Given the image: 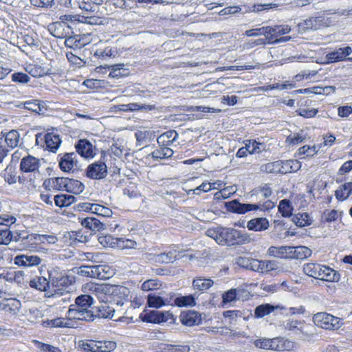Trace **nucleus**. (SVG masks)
<instances>
[{
  "label": "nucleus",
  "mask_w": 352,
  "mask_h": 352,
  "mask_svg": "<svg viewBox=\"0 0 352 352\" xmlns=\"http://www.w3.org/2000/svg\"><path fill=\"white\" fill-rule=\"evenodd\" d=\"M93 41L92 34L70 36L65 39V45L73 49H80Z\"/></svg>",
  "instance_id": "obj_14"
},
{
  "label": "nucleus",
  "mask_w": 352,
  "mask_h": 352,
  "mask_svg": "<svg viewBox=\"0 0 352 352\" xmlns=\"http://www.w3.org/2000/svg\"><path fill=\"white\" fill-rule=\"evenodd\" d=\"M118 287L116 285L90 282L85 285V290L94 295L100 302L106 303Z\"/></svg>",
  "instance_id": "obj_6"
},
{
  "label": "nucleus",
  "mask_w": 352,
  "mask_h": 352,
  "mask_svg": "<svg viewBox=\"0 0 352 352\" xmlns=\"http://www.w3.org/2000/svg\"><path fill=\"white\" fill-rule=\"evenodd\" d=\"M59 168L63 172L68 173L77 166V154L74 152L58 155Z\"/></svg>",
  "instance_id": "obj_20"
},
{
  "label": "nucleus",
  "mask_w": 352,
  "mask_h": 352,
  "mask_svg": "<svg viewBox=\"0 0 352 352\" xmlns=\"http://www.w3.org/2000/svg\"><path fill=\"white\" fill-rule=\"evenodd\" d=\"M265 170L267 173L281 174L280 162L275 161L266 164L265 166Z\"/></svg>",
  "instance_id": "obj_63"
},
{
  "label": "nucleus",
  "mask_w": 352,
  "mask_h": 352,
  "mask_svg": "<svg viewBox=\"0 0 352 352\" xmlns=\"http://www.w3.org/2000/svg\"><path fill=\"white\" fill-rule=\"evenodd\" d=\"M36 34L31 31H25L20 33V36H18V39L23 46L26 45H36Z\"/></svg>",
  "instance_id": "obj_40"
},
{
  "label": "nucleus",
  "mask_w": 352,
  "mask_h": 352,
  "mask_svg": "<svg viewBox=\"0 0 352 352\" xmlns=\"http://www.w3.org/2000/svg\"><path fill=\"white\" fill-rule=\"evenodd\" d=\"M36 344L41 352H62L58 347L52 346L49 344L43 343L39 341H36Z\"/></svg>",
  "instance_id": "obj_64"
},
{
  "label": "nucleus",
  "mask_w": 352,
  "mask_h": 352,
  "mask_svg": "<svg viewBox=\"0 0 352 352\" xmlns=\"http://www.w3.org/2000/svg\"><path fill=\"white\" fill-rule=\"evenodd\" d=\"M180 321L185 326L193 327L201 323L202 317L199 312L195 310H188L181 314Z\"/></svg>",
  "instance_id": "obj_21"
},
{
  "label": "nucleus",
  "mask_w": 352,
  "mask_h": 352,
  "mask_svg": "<svg viewBox=\"0 0 352 352\" xmlns=\"http://www.w3.org/2000/svg\"><path fill=\"white\" fill-rule=\"evenodd\" d=\"M50 280H47L43 276H36V278L30 280L29 285L30 287L36 289L39 291H46L49 287Z\"/></svg>",
  "instance_id": "obj_44"
},
{
  "label": "nucleus",
  "mask_w": 352,
  "mask_h": 352,
  "mask_svg": "<svg viewBox=\"0 0 352 352\" xmlns=\"http://www.w3.org/2000/svg\"><path fill=\"white\" fill-rule=\"evenodd\" d=\"M140 318L144 322L153 324H161L166 322L173 324L176 319L175 316L170 311L157 310H144L140 314Z\"/></svg>",
  "instance_id": "obj_7"
},
{
  "label": "nucleus",
  "mask_w": 352,
  "mask_h": 352,
  "mask_svg": "<svg viewBox=\"0 0 352 352\" xmlns=\"http://www.w3.org/2000/svg\"><path fill=\"white\" fill-rule=\"evenodd\" d=\"M254 344L258 349L277 351H290L296 347L294 342L282 337L257 339L254 341Z\"/></svg>",
  "instance_id": "obj_3"
},
{
  "label": "nucleus",
  "mask_w": 352,
  "mask_h": 352,
  "mask_svg": "<svg viewBox=\"0 0 352 352\" xmlns=\"http://www.w3.org/2000/svg\"><path fill=\"white\" fill-rule=\"evenodd\" d=\"M97 36L99 41L96 43V45L100 43H107L110 42L114 38V34H113L111 32L109 31L107 28H102L98 30Z\"/></svg>",
  "instance_id": "obj_54"
},
{
  "label": "nucleus",
  "mask_w": 352,
  "mask_h": 352,
  "mask_svg": "<svg viewBox=\"0 0 352 352\" xmlns=\"http://www.w3.org/2000/svg\"><path fill=\"white\" fill-rule=\"evenodd\" d=\"M116 237L110 234L100 236L98 237L99 243L105 248H115Z\"/></svg>",
  "instance_id": "obj_59"
},
{
  "label": "nucleus",
  "mask_w": 352,
  "mask_h": 352,
  "mask_svg": "<svg viewBox=\"0 0 352 352\" xmlns=\"http://www.w3.org/2000/svg\"><path fill=\"white\" fill-rule=\"evenodd\" d=\"M66 177H55L46 179L43 187L47 191H65Z\"/></svg>",
  "instance_id": "obj_23"
},
{
  "label": "nucleus",
  "mask_w": 352,
  "mask_h": 352,
  "mask_svg": "<svg viewBox=\"0 0 352 352\" xmlns=\"http://www.w3.org/2000/svg\"><path fill=\"white\" fill-rule=\"evenodd\" d=\"M123 110L129 111H135L140 110H145L146 111H150L155 109V106L153 104H140L138 103H129L126 104H122Z\"/></svg>",
  "instance_id": "obj_52"
},
{
  "label": "nucleus",
  "mask_w": 352,
  "mask_h": 352,
  "mask_svg": "<svg viewBox=\"0 0 352 352\" xmlns=\"http://www.w3.org/2000/svg\"><path fill=\"white\" fill-rule=\"evenodd\" d=\"M166 305L164 298L154 294H149L147 296V305L149 307L158 309Z\"/></svg>",
  "instance_id": "obj_51"
},
{
  "label": "nucleus",
  "mask_w": 352,
  "mask_h": 352,
  "mask_svg": "<svg viewBox=\"0 0 352 352\" xmlns=\"http://www.w3.org/2000/svg\"><path fill=\"white\" fill-rule=\"evenodd\" d=\"M41 262L42 259L37 255L19 254L14 258V264L20 267L38 266Z\"/></svg>",
  "instance_id": "obj_22"
},
{
  "label": "nucleus",
  "mask_w": 352,
  "mask_h": 352,
  "mask_svg": "<svg viewBox=\"0 0 352 352\" xmlns=\"http://www.w3.org/2000/svg\"><path fill=\"white\" fill-rule=\"evenodd\" d=\"M75 147L76 152L82 157L89 158L94 155L92 144L86 139L80 140Z\"/></svg>",
  "instance_id": "obj_27"
},
{
  "label": "nucleus",
  "mask_w": 352,
  "mask_h": 352,
  "mask_svg": "<svg viewBox=\"0 0 352 352\" xmlns=\"http://www.w3.org/2000/svg\"><path fill=\"white\" fill-rule=\"evenodd\" d=\"M94 214L102 217H110L113 214L111 208L97 204H94Z\"/></svg>",
  "instance_id": "obj_58"
},
{
  "label": "nucleus",
  "mask_w": 352,
  "mask_h": 352,
  "mask_svg": "<svg viewBox=\"0 0 352 352\" xmlns=\"http://www.w3.org/2000/svg\"><path fill=\"white\" fill-rule=\"evenodd\" d=\"M54 201L57 207L64 208L68 207L75 203L76 198L74 195L60 194L54 196Z\"/></svg>",
  "instance_id": "obj_38"
},
{
  "label": "nucleus",
  "mask_w": 352,
  "mask_h": 352,
  "mask_svg": "<svg viewBox=\"0 0 352 352\" xmlns=\"http://www.w3.org/2000/svg\"><path fill=\"white\" fill-rule=\"evenodd\" d=\"M70 27L63 21L54 22L49 25V31L51 34L58 38L69 37Z\"/></svg>",
  "instance_id": "obj_24"
},
{
  "label": "nucleus",
  "mask_w": 352,
  "mask_h": 352,
  "mask_svg": "<svg viewBox=\"0 0 352 352\" xmlns=\"http://www.w3.org/2000/svg\"><path fill=\"white\" fill-rule=\"evenodd\" d=\"M316 18L309 17L298 23V30L299 32H305L307 30L316 29Z\"/></svg>",
  "instance_id": "obj_47"
},
{
  "label": "nucleus",
  "mask_w": 352,
  "mask_h": 352,
  "mask_svg": "<svg viewBox=\"0 0 352 352\" xmlns=\"http://www.w3.org/2000/svg\"><path fill=\"white\" fill-rule=\"evenodd\" d=\"M320 148L321 145H304L298 148V155H305L306 157H313L317 154Z\"/></svg>",
  "instance_id": "obj_55"
},
{
  "label": "nucleus",
  "mask_w": 352,
  "mask_h": 352,
  "mask_svg": "<svg viewBox=\"0 0 352 352\" xmlns=\"http://www.w3.org/2000/svg\"><path fill=\"white\" fill-rule=\"evenodd\" d=\"M214 285V281L211 278H205L202 276H196L192 283L194 290L203 293L209 289Z\"/></svg>",
  "instance_id": "obj_28"
},
{
  "label": "nucleus",
  "mask_w": 352,
  "mask_h": 352,
  "mask_svg": "<svg viewBox=\"0 0 352 352\" xmlns=\"http://www.w3.org/2000/svg\"><path fill=\"white\" fill-rule=\"evenodd\" d=\"M280 162L281 174L298 171L301 168V162L298 160H288Z\"/></svg>",
  "instance_id": "obj_34"
},
{
  "label": "nucleus",
  "mask_w": 352,
  "mask_h": 352,
  "mask_svg": "<svg viewBox=\"0 0 352 352\" xmlns=\"http://www.w3.org/2000/svg\"><path fill=\"white\" fill-rule=\"evenodd\" d=\"M243 143L245 146L241 147L236 153V157L238 158L245 157L248 154L260 153L262 151L261 148V143L256 140H246Z\"/></svg>",
  "instance_id": "obj_17"
},
{
  "label": "nucleus",
  "mask_w": 352,
  "mask_h": 352,
  "mask_svg": "<svg viewBox=\"0 0 352 352\" xmlns=\"http://www.w3.org/2000/svg\"><path fill=\"white\" fill-rule=\"evenodd\" d=\"M313 322L319 328L336 331L339 329L343 324L340 318L334 316L327 312H318L313 316Z\"/></svg>",
  "instance_id": "obj_5"
},
{
  "label": "nucleus",
  "mask_w": 352,
  "mask_h": 352,
  "mask_svg": "<svg viewBox=\"0 0 352 352\" xmlns=\"http://www.w3.org/2000/svg\"><path fill=\"white\" fill-rule=\"evenodd\" d=\"M80 272L88 277L100 280L109 279L113 274V270L105 265L81 266Z\"/></svg>",
  "instance_id": "obj_9"
},
{
  "label": "nucleus",
  "mask_w": 352,
  "mask_h": 352,
  "mask_svg": "<svg viewBox=\"0 0 352 352\" xmlns=\"http://www.w3.org/2000/svg\"><path fill=\"white\" fill-rule=\"evenodd\" d=\"M352 194V182H345L340 185L335 191V197L338 201H344L347 199Z\"/></svg>",
  "instance_id": "obj_37"
},
{
  "label": "nucleus",
  "mask_w": 352,
  "mask_h": 352,
  "mask_svg": "<svg viewBox=\"0 0 352 352\" xmlns=\"http://www.w3.org/2000/svg\"><path fill=\"white\" fill-rule=\"evenodd\" d=\"M94 302V299L90 295L82 294L75 300V304L71 305L67 311V314L74 320L91 321L94 319L93 312L89 307Z\"/></svg>",
  "instance_id": "obj_2"
},
{
  "label": "nucleus",
  "mask_w": 352,
  "mask_h": 352,
  "mask_svg": "<svg viewBox=\"0 0 352 352\" xmlns=\"http://www.w3.org/2000/svg\"><path fill=\"white\" fill-rule=\"evenodd\" d=\"M20 307L21 302L16 298L5 299L0 303V309L11 314H15Z\"/></svg>",
  "instance_id": "obj_30"
},
{
  "label": "nucleus",
  "mask_w": 352,
  "mask_h": 352,
  "mask_svg": "<svg viewBox=\"0 0 352 352\" xmlns=\"http://www.w3.org/2000/svg\"><path fill=\"white\" fill-rule=\"evenodd\" d=\"M116 346V342L111 340L97 341L90 340L83 344L84 350L91 352H111Z\"/></svg>",
  "instance_id": "obj_12"
},
{
  "label": "nucleus",
  "mask_w": 352,
  "mask_h": 352,
  "mask_svg": "<svg viewBox=\"0 0 352 352\" xmlns=\"http://www.w3.org/2000/svg\"><path fill=\"white\" fill-rule=\"evenodd\" d=\"M270 222L265 217L252 219L247 223V228L250 231L261 232L268 229Z\"/></svg>",
  "instance_id": "obj_26"
},
{
  "label": "nucleus",
  "mask_w": 352,
  "mask_h": 352,
  "mask_svg": "<svg viewBox=\"0 0 352 352\" xmlns=\"http://www.w3.org/2000/svg\"><path fill=\"white\" fill-rule=\"evenodd\" d=\"M49 279L55 292L63 291L73 283L72 278L58 267L49 272Z\"/></svg>",
  "instance_id": "obj_8"
},
{
  "label": "nucleus",
  "mask_w": 352,
  "mask_h": 352,
  "mask_svg": "<svg viewBox=\"0 0 352 352\" xmlns=\"http://www.w3.org/2000/svg\"><path fill=\"white\" fill-rule=\"evenodd\" d=\"M115 248L118 250L134 248L137 243L135 241L124 237H116Z\"/></svg>",
  "instance_id": "obj_49"
},
{
  "label": "nucleus",
  "mask_w": 352,
  "mask_h": 352,
  "mask_svg": "<svg viewBox=\"0 0 352 352\" xmlns=\"http://www.w3.org/2000/svg\"><path fill=\"white\" fill-rule=\"evenodd\" d=\"M175 252L171 250L166 251L152 256V261L159 264L173 263L175 258Z\"/></svg>",
  "instance_id": "obj_35"
},
{
  "label": "nucleus",
  "mask_w": 352,
  "mask_h": 352,
  "mask_svg": "<svg viewBox=\"0 0 352 352\" xmlns=\"http://www.w3.org/2000/svg\"><path fill=\"white\" fill-rule=\"evenodd\" d=\"M25 69L26 72L34 78L42 77L47 74L45 67L38 64H29Z\"/></svg>",
  "instance_id": "obj_45"
},
{
  "label": "nucleus",
  "mask_w": 352,
  "mask_h": 352,
  "mask_svg": "<svg viewBox=\"0 0 352 352\" xmlns=\"http://www.w3.org/2000/svg\"><path fill=\"white\" fill-rule=\"evenodd\" d=\"M5 142L10 148L17 146L19 142V133L16 130H11L5 134Z\"/></svg>",
  "instance_id": "obj_48"
},
{
  "label": "nucleus",
  "mask_w": 352,
  "mask_h": 352,
  "mask_svg": "<svg viewBox=\"0 0 352 352\" xmlns=\"http://www.w3.org/2000/svg\"><path fill=\"white\" fill-rule=\"evenodd\" d=\"M160 286L159 281L156 279H149L144 281L141 286L143 291L148 292L156 289Z\"/></svg>",
  "instance_id": "obj_62"
},
{
  "label": "nucleus",
  "mask_w": 352,
  "mask_h": 352,
  "mask_svg": "<svg viewBox=\"0 0 352 352\" xmlns=\"http://www.w3.org/2000/svg\"><path fill=\"white\" fill-rule=\"evenodd\" d=\"M305 327V322L297 320H289L285 325V329L288 331H294L296 334H302Z\"/></svg>",
  "instance_id": "obj_46"
},
{
  "label": "nucleus",
  "mask_w": 352,
  "mask_h": 352,
  "mask_svg": "<svg viewBox=\"0 0 352 352\" xmlns=\"http://www.w3.org/2000/svg\"><path fill=\"white\" fill-rule=\"evenodd\" d=\"M73 318L67 314L66 318H56L46 320L43 322V325L50 328H72L74 327Z\"/></svg>",
  "instance_id": "obj_25"
},
{
  "label": "nucleus",
  "mask_w": 352,
  "mask_h": 352,
  "mask_svg": "<svg viewBox=\"0 0 352 352\" xmlns=\"http://www.w3.org/2000/svg\"><path fill=\"white\" fill-rule=\"evenodd\" d=\"M172 306L178 307H194L196 305L195 297L190 294L188 296H182L176 297L173 303H170Z\"/></svg>",
  "instance_id": "obj_39"
},
{
  "label": "nucleus",
  "mask_w": 352,
  "mask_h": 352,
  "mask_svg": "<svg viewBox=\"0 0 352 352\" xmlns=\"http://www.w3.org/2000/svg\"><path fill=\"white\" fill-rule=\"evenodd\" d=\"M351 52V47L347 46L343 48H340L336 52L328 54L327 58L328 60L331 63L342 61L344 60L347 56L350 55Z\"/></svg>",
  "instance_id": "obj_36"
},
{
  "label": "nucleus",
  "mask_w": 352,
  "mask_h": 352,
  "mask_svg": "<svg viewBox=\"0 0 352 352\" xmlns=\"http://www.w3.org/2000/svg\"><path fill=\"white\" fill-rule=\"evenodd\" d=\"M65 191L74 195L80 194L85 189L84 184L79 180L66 177Z\"/></svg>",
  "instance_id": "obj_31"
},
{
  "label": "nucleus",
  "mask_w": 352,
  "mask_h": 352,
  "mask_svg": "<svg viewBox=\"0 0 352 352\" xmlns=\"http://www.w3.org/2000/svg\"><path fill=\"white\" fill-rule=\"evenodd\" d=\"M174 152L169 147L159 146L144 157V163L148 166L153 167L157 165L161 160L168 159L173 156Z\"/></svg>",
  "instance_id": "obj_11"
},
{
  "label": "nucleus",
  "mask_w": 352,
  "mask_h": 352,
  "mask_svg": "<svg viewBox=\"0 0 352 352\" xmlns=\"http://www.w3.org/2000/svg\"><path fill=\"white\" fill-rule=\"evenodd\" d=\"M311 103L312 101L309 99L301 98L297 103V115L307 119L316 117L319 111L316 108H312Z\"/></svg>",
  "instance_id": "obj_15"
},
{
  "label": "nucleus",
  "mask_w": 352,
  "mask_h": 352,
  "mask_svg": "<svg viewBox=\"0 0 352 352\" xmlns=\"http://www.w3.org/2000/svg\"><path fill=\"white\" fill-rule=\"evenodd\" d=\"M292 259L303 260L311 254V250L306 246L292 247Z\"/></svg>",
  "instance_id": "obj_43"
},
{
  "label": "nucleus",
  "mask_w": 352,
  "mask_h": 352,
  "mask_svg": "<svg viewBox=\"0 0 352 352\" xmlns=\"http://www.w3.org/2000/svg\"><path fill=\"white\" fill-rule=\"evenodd\" d=\"M78 22L80 23H85L89 25H98L101 23L100 17L96 16H82L78 15Z\"/></svg>",
  "instance_id": "obj_61"
},
{
  "label": "nucleus",
  "mask_w": 352,
  "mask_h": 352,
  "mask_svg": "<svg viewBox=\"0 0 352 352\" xmlns=\"http://www.w3.org/2000/svg\"><path fill=\"white\" fill-rule=\"evenodd\" d=\"M178 136L177 133L174 130L168 131L161 134L157 139L159 146H166L172 145Z\"/></svg>",
  "instance_id": "obj_32"
},
{
  "label": "nucleus",
  "mask_w": 352,
  "mask_h": 352,
  "mask_svg": "<svg viewBox=\"0 0 352 352\" xmlns=\"http://www.w3.org/2000/svg\"><path fill=\"white\" fill-rule=\"evenodd\" d=\"M40 160L33 155L28 154L23 157L20 162V170L24 173L38 172L40 168Z\"/></svg>",
  "instance_id": "obj_18"
},
{
  "label": "nucleus",
  "mask_w": 352,
  "mask_h": 352,
  "mask_svg": "<svg viewBox=\"0 0 352 352\" xmlns=\"http://www.w3.org/2000/svg\"><path fill=\"white\" fill-rule=\"evenodd\" d=\"M96 70L97 72L102 73H105L107 70H109V77L115 79L127 76L129 74V69L124 67V64L123 63L99 66L96 68Z\"/></svg>",
  "instance_id": "obj_13"
},
{
  "label": "nucleus",
  "mask_w": 352,
  "mask_h": 352,
  "mask_svg": "<svg viewBox=\"0 0 352 352\" xmlns=\"http://www.w3.org/2000/svg\"><path fill=\"white\" fill-rule=\"evenodd\" d=\"M275 206L276 204L270 199L266 200L263 204H241L236 199L226 203L227 209L230 212L241 214L257 210L262 212H270Z\"/></svg>",
  "instance_id": "obj_4"
},
{
  "label": "nucleus",
  "mask_w": 352,
  "mask_h": 352,
  "mask_svg": "<svg viewBox=\"0 0 352 352\" xmlns=\"http://www.w3.org/2000/svg\"><path fill=\"white\" fill-rule=\"evenodd\" d=\"M114 309L107 302L98 307V315L104 318H111L114 315Z\"/></svg>",
  "instance_id": "obj_60"
},
{
  "label": "nucleus",
  "mask_w": 352,
  "mask_h": 352,
  "mask_svg": "<svg viewBox=\"0 0 352 352\" xmlns=\"http://www.w3.org/2000/svg\"><path fill=\"white\" fill-rule=\"evenodd\" d=\"M322 265L314 263H308L303 266V272L307 276L318 279Z\"/></svg>",
  "instance_id": "obj_41"
},
{
  "label": "nucleus",
  "mask_w": 352,
  "mask_h": 352,
  "mask_svg": "<svg viewBox=\"0 0 352 352\" xmlns=\"http://www.w3.org/2000/svg\"><path fill=\"white\" fill-rule=\"evenodd\" d=\"M278 211L283 217H289L292 214L293 207L288 199H283L279 202Z\"/></svg>",
  "instance_id": "obj_53"
},
{
  "label": "nucleus",
  "mask_w": 352,
  "mask_h": 352,
  "mask_svg": "<svg viewBox=\"0 0 352 352\" xmlns=\"http://www.w3.org/2000/svg\"><path fill=\"white\" fill-rule=\"evenodd\" d=\"M340 278L339 274L333 269L322 265L318 279L327 282H337Z\"/></svg>",
  "instance_id": "obj_33"
},
{
  "label": "nucleus",
  "mask_w": 352,
  "mask_h": 352,
  "mask_svg": "<svg viewBox=\"0 0 352 352\" xmlns=\"http://www.w3.org/2000/svg\"><path fill=\"white\" fill-rule=\"evenodd\" d=\"M81 224L92 231L100 230L102 226V223L94 217H86L82 219Z\"/></svg>",
  "instance_id": "obj_50"
},
{
  "label": "nucleus",
  "mask_w": 352,
  "mask_h": 352,
  "mask_svg": "<svg viewBox=\"0 0 352 352\" xmlns=\"http://www.w3.org/2000/svg\"><path fill=\"white\" fill-rule=\"evenodd\" d=\"M165 352H189L190 349L187 344H166L163 348Z\"/></svg>",
  "instance_id": "obj_57"
},
{
  "label": "nucleus",
  "mask_w": 352,
  "mask_h": 352,
  "mask_svg": "<svg viewBox=\"0 0 352 352\" xmlns=\"http://www.w3.org/2000/svg\"><path fill=\"white\" fill-rule=\"evenodd\" d=\"M293 221L300 228L309 226L312 223V218L307 212H298L293 217Z\"/></svg>",
  "instance_id": "obj_42"
},
{
  "label": "nucleus",
  "mask_w": 352,
  "mask_h": 352,
  "mask_svg": "<svg viewBox=\"0 0 352 352\" xmlns=\"http://www.w3.org/2000/svg\"><path fill=\"white\" fill-rule=\"evenodd\" d=\"M39 139L44 140L46 148L52 152H56L61 143L60 136L53 132L47 133L44 135L38 133L36 135V142Z\"/></svg>",
  "instance_id": "obj_19"
},
{
  "label": "nucleus",
  "mask_w": 352,
  "mask_h": 352,
  "mask_svg": "<svg viewBox=\"0 0 352 352\" xmlns=\"http://www.w3.org/2000/svg\"><path fill=\"white\" fill-rule=\"evenodd\" d=\"M291 28L288 25H279L265 27V36L267 44H274L283 41L281 36L288 34Z\"/></svg>",
  "instance_id": "obj_10"
},
{
  "label": "nucleus",
  "mask_w": 352,
  "mask_h": 352,
  "mask_svg": "<svg viewBox=\"0 0 352 352\" xmlns=\"http://www.w3.org/2000/svg\"><path fill=\"white\" fill-rule=\"evenodd\" d=\"M107 174V167L103 162H96L88 166L86 170L87 177L93 179H101Z\"/></svg>",
  "instance_id": "obj_16"
},
{
  "label": "nucleus",
  "mask_w": 352,
  "mask_h": 352,
  "mask_svg": "<svg viewBox=\"0 0 352 352\" xmlns=\"http://www.w3.org/2000/svg\"><path fill=\"white\" fill-rule=\"evenodd\" d=\"M206 234L221 245H241L248 244L252 241L248 233L232 228H210L207 230Z\"/></svg>",
  "instance_id": "obj_1"
},
{
  "label": "nucleus",
  "mask_w": 352,
  "mask_h": 352,
  "mask_svg": "<svg viewBox=\"0 0 352 352\" xmlns=\"http://www.w3.org/2000/svg\"><path fill=\"white\" fill-rule=\"evenodd\" d=\"M118 54L117 47L107 46L104 47H97L94 52V56L98 59L106 60L114 58Z\"/></svg>",
  "instance_id": "obj_29"
},
{
  "label": "nucleus",
  "mask_w": 352,
  "mask_h": 352,
  "mask_svg": "<svg viewBox=\"0 0 352 352\" xmlns=\"http://www.w3.org/2000/svg\"><path fill=\"white\" fill-rule=\"evenodd\" d=\"M274 306L270 304L261 305L256 307L254 311V316L256 318H263L270 314L274 311Z\"/></svg>",
  "instance_id": "obj_56"
}]
</instances>
